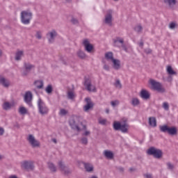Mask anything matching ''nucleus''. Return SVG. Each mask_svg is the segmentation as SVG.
Here are the masks:
<instances>
[{
	"instance_id": "obj_1",
	"label": "nucleus",
	"mask_w": 178,
	"mask_h": 178,
	"mask_svg": "<svg viewBox=\"0 0 178 178\" xmlns=\"http://www.w3.org/2000/svg\"><path fill=\"white\" fill-rule=\"evenodd\" d=\"M83 124V122H80V118L78 116L74 115L71 117L69 120V124L72 130H76V131H81V129L79 124Z\"/></svg>"
},
{
	"instance_id": "obj_2",
	"label": "nucleus",
	"mask_w": 178,
	"mask_h": 178,
	"mask_svg": "<svg viewBox=\"0 0 178 178\" xmlns=\"http://www.w3.org/2000/svg\"><path fill=\"white\" fill-rule=\"evenodd\" d=\"M33 19V13L29 10L21 12V22L23 24H30V22Z\"/></svg>"
},
{
	"instance_id": "obj_3",
	"label": "nucleus",
	"mask_w": 178,
	"mask_h": 178,
	"mask_svg": "<svg viewBox=\"0 0 178 178\" xmlns=\"http://www.w3.org/2000/svg\"><path fill=\"white\" fill-rule=\"evenodd\" d=\"M147 155H152L154 158L156 159H161L163 152L159 149H156L155 147H151L147 150Z\"/></svg>"
},
{
	"instance_id": "obj_4",
	"label": "nucleus",
	"mask_w": 178,
	"mask_h": 178,
	"mask_svg": "<svg viewBox=\"0 0 178 178\" xmlns=\"http://www.w3.org/2000/svg\"><path fill=\"white\" fill-rule=\"evenodd\" d=\"M160 131L161 133H168L170 136H176L177 134V129L175 127H169L166 124L162 125L159 127Z\"/></svg>"
},
{
	"instance_id": "obj_5",
	"label": "nucleus",
	"mask_w": 178,
	"mask_h": 178,
	"mask_svg": "<svg viewBox=\"0 0 178 178\" xmlns=\"http://www.w3.org/2000/svg\"><path fill=\"white\" fill-rule=\"evenodd\" d=\"M113 127L116 131L120 130V131H122V133H127L129 130V124H127L126 122L122 124L119 122H114Z\"/></svg>"
},
{
	"instance_id": "obj_6",
	"label": "nucleus",
	"mask_w": 178,
	"mask_h": 178,
	"mask_svg": "<svg viewBox=\"0 0 178 178\" xmlns=\"http://www.w3.org/2000/svg\"><path fill=\"white\" fill-rule=\"evenodd\" d=\"M149 84L152 86V90L157 91L158 92H165V89L162 87V83L154 79H149Z\"/></svg>"
},
{
	"instance_id": "obj_7",
	"label": "nucleus",
	"mask_w": 178,
	"mask_h": 178,
	"mask_svg": "<svg viewBox=\"0 0 178 178\" xmlns=\"http://www.w3.org/2000/svg\"><path fill=\"white\" fill-rule=\"evenodd\" d=\"M21 168L29 172V170H34V162L31 161H24L21 163Z\"/></svg>"
},
{
	"instance_id": "obj_8",
	"label": "nucleus",
	"mask_w": 178,
	"mask_h": 178,
	"mask_svg": "<svg viewBox=\"0 0 178 178\" xmlns=\"http://www.w3.org/2000/svg\"><path fill=\"white\" fill-rule=\"evenodd\" d=\"M38 106L39 109V113L41 115H47L48 113V107L45 105V103L42 102V99H39L38 101Z\"/></svg>"
},
{
	"instance_id": "obj_9",
	"label": "nucleus",
	"mask_w": 178,
	"mask_h": 178,
	"mask_svg": "<svg viewBox=\"0 0 178 178\" xmlns=\"http://www.w3.org/2000/svg\"><path fill=\"white\" fill-rule=\"evenodd\" d=\"M113 11L112 10H108L104 17V23L108 26H112V20L113 19Z\"/></svg>"
},
{
	"instance_id": "obj_10",
	"label": "nucleus",
	"mask_w": 178,
	"mask_h": 178,
	"mask_svg": "<svg viewBox=\"0 0 178 178\" xmlns=\"http://www.w3.org/2000/svg\"><path fill=\"white\" fill-rule=\"evenodd\" d=\"M84 86L88 91H92L93 92L97 91L95 86H93L91 83V79L90 78H85Z\"/></svg>"
},
{
	"instance_id": "obj_11",
	"label": "nucleus",
	"mask_w": 178,
	"mask_h": 178,
	"mask_svg": "<svg viewBox=\"0 0 178 178\" xmlns=\"http://www.w3.org/2000/svg\"><path fill=\"white\" fill-rule=\"evenodd\" d=\"M24 67L25 71L22 73V76H27V74L31 72V69L35 68V65L31 64L30 63H24Z\"/></svg>"
},
{
	"instance_id": "obj_12",
	"label": "nucleus",
	"mask_w": 178,
	"mask_h": 178,
	"mask_svg": "<svg viewBox=\"0 0 178 178\" xmlns=\"http://www.w3.org/2000/svg\"><path fill=\"white\" fill-rule=\"evenodd\" d=\"M28 141L33 148H35L36 147H40V142L35 140V138H34V136L31 134L29 136Z\"/></svg>"
},
{
	"instance_id": "obj_13",
	"label": "nucleus",
	"mask_w": 178,
	"mask_h": 178,
	"mask_svg": "<svg viewBox=\"0 0 178 178\" xmlns=\"http://www.w3.org/2000/svg\"><path fill=\"white\" fill-rule=\"evenodd\" d=\"M85 101L86 102V104L83 106V111L85 112H88L90 109H92V108H94V103L91 102V99L89 97H86Z\"/></svg>"
},
{
	"instance_id": "obj_14",
	"label": "nucleus",
	"mask_w": 178,
	"mask_h": 178,
	"mask_svg": "<svg viewBox=\"0 0 178 178\" xmlns=\"http://www.w3.org/2000/svg\"><path fill=\"white\" fill-rule=\"evenodd\" d=\"M83 44L85 47V50L87 52L90 53L92 51V49H94V46L90 43L88 40H87V39L84 40L83 42Z\"/></svg>"
},
{
	"instance_id": "obj_15",
	"label": "nucleus",
	"mask_w": 178,
	"mask_h": 178,
	"mask_svg": "<svg viewBox=\"0 0 178 178\" xmlns=\"http://www.w3.org/2000/svg\"><path fill=\"white\" fill-rule=\"evenodd\" d=\"M48 35L49 36V42L50 44H52V42H54V41L55 40V38L58 37V33H56V31L52 30L51 32H49L47 34V37H48Z\"/></svg>"
},
{
	"instance_id": "obj_16",
	"label": "nucleus",
	"mask_w": 178,
	"mask_h": 178,
	"mask_svg": "<svg viewBox=\"0 0 178 178\" xmlns=\"http://www.w3.org/2000/svg\"><path fill=\"white\" fill-rule=\"evenodd\" d=\"M31 101H33V94L31 93V92L28 91L25 93L24 102L26 104H30V102H31Z\"/></svg>"
},
{
	"instance_id": "obj_17",
	"label": "nucleus",
	"mask_w": 178,
	"mask_h": 178,
	"mask_svg": "<svg viewBox=\"0 0 178 178\" xmlns=\"http://www.w3.org/2000/svg\"><path fill=\"white\" fill-rule=\"evenodd\" d=\"M140 97L143 98V99H149L151 95H149V92L146 90H142L140 93Z\"/></svg>"
},
{
	"instance_id": "obj_18",
	"label": "nucleus",
	"mask_w": 178,
	"mask_h": 178,
	"mask_svg": "<svg viewBox=\"0 0 178 178\" xmlns=\"http://www.w3.org/2000/svg\"><path fill=\"white\" fill-rule=\"evenodd\" d=\"M0 84H1L3 87L8 88L10 83H9V80L5 79V77L2 76H0Z\"/></svg>"
},
{
	"instance_id": "obj_19",
	"label": "nucleus",
	"mask_w": 178,
	"mask_h": 178,
	"mask_svg": "<svg viewBox=\"0 0 178 178\" xmlns=\"http://www.w3.org/2000/svg\"><path fill=\"white\" fill-rule=\"evenodd\" d=\"M83 166L86 172H94V166L92 165V164L90 163H83Z\"/></svg>"
},
{
	"instance_id": "obj_20",
	"label": "nucleus",
	"mask_w": 178,
	"mask_h": 178,
	"mask_svg": "<svg viewBox=\"0 0 178 178\" xmlns=\"http://www.w3.org/2000/svg\"><path fill=\"white\" fill-rule=\"evenodd\" d=\"M113 41L115 47H120L119 46V44H118V42L121 44V45L122 44H124V40H123V38H121L120 37L115 38V39H113Z\"/></svg>"
},
{
	"instance_id": "obj_21",
	"label": "nucleus",
	"mask_w": 178,
	"mask_h": 178,
	"mask_svg": "<svg viewBox=\"0 0 178 178\" xmlns=\"http://www.w3.org/2000/svg\"><path fill=\"white\" fill-rule=\"evenodd\" d=\"M111 62H113V69L115 70H119V69H120V60L114 58Z\"/></svg>"
},
{
	"instance_id": "obj_22",
	"label": "nucleus",
	"mask_w": 178,
	"mask_h": 178,
	"mask_svg": "<svg viewBox=\"0 0 178 178\" xmlns=\"http://www.w3.org/2000/svg\"><path fill=\"white\" fill-rule=\"evenodd\" d=\"M104 156L107 159H113V152L109 151V150H104Z\"/></svg>"
},
{
	"instance_id": "obj_23",
	"label": "nucleus",
	"mask_w": 178,
	"mask_h": 178,
	"mask_svg": "<svg viewBox=\"0 0 178 178\" xmlns=\"http://www.w3.org/2000/svg\"><path fill=\"white\" fill-rule=\"evenodd\" d=\"M164 3L165 5H168L170 8H173L176 3H177V1L176 0H163Z\"/></svg>"
},
{
	"instance_id": "obj_24",
	"label": "nucleus",
	"mask_w": 178,
	"mask_h": 178,
	"mask_svg": "<svg viewBox=\"0 0 178 178\" xmlns=\"http://www.w3.org/2000/svg\"><path fill=\"white\" fill-rule=\"evenodd\" d=\"M22 56H24V51H17L15 54V60H22Z\"/></svg>"
},
{
	"instance_id": "obj_25",
	"label": "nucleus",
	"mask_w": 178,
	"mask_h": 178,
	"mask_svg": "<svg viewBox=\"0 0 178 178\" xmlns=\"http://www.w3.org/2000/svg\"><path fill=\"white\" fill-rule=\"evenodd\" d=\"M149 124L152 127H156V118H155V117H149Z\"/></svg>"
},
{
	"instance_id": "obj_26",
	"label": "nucleus",
	"mask_w": 178,
	"mask_h": 178,
	"mask_svg": "<svg viewBox=\"0 0 178 178\" xmlns=\"http://www.w3.org/2000/svg\"><path fill=\"white\" fill-rule=\"evenodd\" d=\"M12 107H13V104H10L8 102H6L3 104V109L4 111H9Z\"/></svg>"
},
{
	"instance_id": "obj_27",
	"label": "nucleus",
	"mask_w": 178,
	"mask_h": 178,
	"mask_svg": "<svg viewBox=\"0 0 178 178\" xmlns=\"http://www.w3.org/2000/svg\"><path fill=\"white\" fill-rule=\"evenodd\" d=\"M47 165L51 172H52L53 173L56 172V166H55V164H54V163L49 162L47 163Z\"/></svg>"
},
{
	"instance_id": "obj_28",
	"label": "nucleus",
	"mask_w": 178,
	"mask_h": 178,
	"mask_svg": "<svg viewBox=\"0 0 178 178\" xmlns=\"http://www.w3.org/2000/svg\"><path fill=\"white\" fill-rule=\"evenodd\" d=\"M105 59H106V60H111L112 62L113 60L115 59L113 58V53L112 51L106 52L105 54Z\"/></svg>"
},
{
	"instance_id": "obj_29",
	"label": "nucleus",
	"mask_w": 178,
	"mask_h": 178,
	"mask_svg": "<svg viewBox=\"0 0 178 178\" xmlns=\"http://www.w3.org/2000/svg\"><path fill=\"white\" fill-rule=\"evenodd\" d=\"M167 73L170 76H173L177 74V72H176L175 70H173V68L170 65L167 66Z\"/></svg>"
},
{
	"instance_id": "obj_30",
	"label": "nucleus",
	"mask_w": 178,
	"mask_h": 178,
	"mask_svg": "<svg viewBox=\"0 0 178 178\" xmlns=\"http://www.w3.org/2000/svg\"><path fill=\"white\" fill-rule=\"evenodd\" d=\"M131 104L132 106H138V105H140V99L137 97L132 98Z\"/></svg>"
},
{
	"instance_id": "obj_31",
	"label": "nucleus",
	"mask_w": 178,
	"mask_h": 178,
	"mask_svg": "<svg viewBox=\"0 0 178 178\" xmlns=\"http://www.w3.org/2000/svg\"><path fill=\"white\" fill-rule=\"evenodd\" d=\"M34 84L39 90L44 88V82L42 81H35Z\"/></svg>"
},
{
	"instance_id": "obj_32",
	"label": "nucleus",
	"mask_w": 178,
	"mask_h": 178,
	"mask_svg": "<svg viewBox=\"0 0 178 178\" xmlns=\"http://www.w3.org/2000/svg\"><path fill=\"white\" fill-rule=\"evenodd\" d=\"M61 172H63L64 175H65L66 176H67V175H72V170H70V168H69L67 166L61 170Z\"/></svg>"
},
{
	"instance_id": "obj_33",
	"label": "nucleus",
	"mask_w": 178,
	"mask_h": 178,
	"mask_svg": "<svg viewBox=\"0 0 178 178\" xmlns=\"http://www.w3.org/2000/svg\"><path fill=\"white\" fill-rule=\"evenodd\" d=\"M77 55L78 56L81 58V59H84L87 56L86 55V53H84V51L79 50L77 52Z\"/></svg>"
},
{
	"instance_id": "obj_34",
	"label": "nucleus",
	"mask_w": 178,
	"mask_h": 178,
	"mask_svg": "<svg viewBox=\"0 0 178 178\" xmlns=\"http://www.w3.org/2000/svg\"><path fill=\"white\" fill-rule=\"evenodd\" d=\"M45 91L47 94H51L52 91H54V89L52 88V85H48L45 88Z\"/></svg>"
},
{
	"instance_id": "obj_35",
	"label": "nucleus",
	"mask_w": 178,
	"mask_h": 178,
	"mask_svg": "<svg viewBox=\"0 0 178 178\" xmlns=\"http://www.w3.org/2000/svg\"><path fill=\"white\" fill-rule=\"evenodd\" d=\"M19 113L21 115H26L27 113V109L25 107L21 106L19 108Z\"/></svg>"
},
{
	"instance_id": "obj_36",
	"label": "nucleus",
	"mask_w": 178,
	"mask_h": 178,
	"mask_svg": "<svg viewBox=\"0 0 178 178\" xmlns=\"http://www.w3.org/2000/svg\"><path fill=\"white\" fill-rule=\"evenodd\" d=\"M58 165L60 170L65 169L67 167L66 165H65V163H63V161H58Z\"/></svg>"
},
{
	"instance_id": "obj_37",
	"label": "nucleus",
	"mask_w": 178,
	"mask_h": 178,
	"mask_svg": "<svg viewBox=\"0 0 178 178\" xmlns=\"http://www.w3.org/2000/svg\"><path fill=\"white\" fill-rule=\"evenodd\" d=\"M68 99H74V93L72 91H69L67 92Z\"/></svg>"
},
{
	"instance_id": "obj_38",
	"label": "nucleus",
	"mask_w": 178,
	"mask_h": 178,
	"mask_svg": "<svg viewBox=\"0 0 178 178\" xmlns=\"http://www.w3.org/2000/svg\"><path fill=\"white\" fill-rule=\"evenodd\" d=\"M114 86L116 87V88H119V90L122 88V83H120V81L119 79H118L115 81V83H114Z\"/></svg>"
},
{
	"instance_id": "obj_39",
	"label": "nucleus",
	"mask_w": 178,
	"mask_h": 178,
	"mask_svg": "<svg viewBox=\"0 0 178 178\" xmlns=\"http://www.w3.org/2000/svg\"><path fill=\"white\" fill-rule=\"evenodd\" d=\"M168 170H173L175 169V165L172 164L170 162L166 163Z\"/></svg>"
},
{
	"instance_id": "obj_40",
	"label": "nucleus",
	"mask_w": 178,
	"mask_h": 178,
	"mask_svg": "<svg viewBox=\"0 0 178 178\" xmlns=\"http://www.w3.org/2000/svg\"><path fill=\"white\" fill-rule=\"evenodd\" d=\"M119 104H120L119 100H114V101L111 102V105L113 106V108H115V106H118V105H119Z\"/></svg>"
},
{
	"instance_id": "obj_41",
	"label": "nucleus",
	"mask_w": 178,
	"mask_h": 178,
	"mask_svg": "<svg viewBox=\"0 0 178 178\" xmlns=\"http://www.w3.org/2000/svg\"><path fill=\"white\" fill-rule=\"evenodd\" d=\"M81 141L84 145H87L88 144V139L86 137L82 138Z\"/></svg>"
},
{
	"instance_id": "obj_42",
	"label": "nucleus",
	"mask_w": 178,
	"mask_h": 178,
	"mask_svg": "<svg viewBox=\"0 0 178 178\" xmlns=\"http://www.w3.org/2000/svg\"><path fill=\"white\" fill-rule=\"evenodd\" d=\"M67 113H68L67 111H66L64 108H62L60 111V115H61V116H66V115H67Z\"/></svg>"
},
{
	"instance_id": "obj_43",
	"label": "nucleus",
	"mask_w": 178,
	"mask_h": 178,
	"mask_svg": "<svg viewBox=\"0 0 178 178\" xmlns=\"http://www.w3.org/2000/svg\"><path fill=\"white\" fill-rule=\"evenodd\" d=\"M71 23H72V24L77 25V24H79V19H76V18H74V17H72V18L71 19Z\"/></svg>"
},
{
	"instance_id": "obj_44",
	"label": "nucleus",
	"mask_w": 178,
	"mask_h": 178,
	"mask_svg": "<svg viewBox=\"0 0 178 178\" xmlns=\"http://www.w3.org/2000/svg\"><path fill=\"white\" fill-rule=\"evenodd\" d=\"M135 31H137V33H141V31H143V26H141V25H139L135 27Z\"/></svg>"
},
{
	"instance_id": "obj_45",
	"label": "nucleus",
	"mask_w": 178,
	"mask_h": 178,
	"mask_svg": "<svg viewBox=\"0 0 178 178\" xmlns=\"http://www.w3.org/2000/svg\"><path fill=\"white\" fill-rule=\"evenodd\" d=\"M103 63L104 64V67H103V69L104 70H106L107 72H109V65H106V63H105V60H103Z\"/></svg>"
},
{
	"instance_id": "obj_46",
	"label": "nucleus",
	"mask_w": 178,
	"mask_h": 178,
	"mask_svg": "<svg viewBox=\"0 0 178 178\" xmlns=\"http://www.w3.org/2000/svg\"><path fill=\"white\" fill-rule=\"evenodd\" d=\"M163 108L165 109V111H169V104L168 102H164L163 104Z\"/></svg>"
},
{
	"instance_id": "obj_47",
	"label": "nucleus",
	"mask_w": 178,
	"mask_h": 178,
	"mask_svg": "<svg viewBox=\"0 0 178 178\" xmlns=\"http://www.w3.org/2000/svg\"><path fill=\"white\" fill-rule=\"evenodd\" d=\"M35 37L36 38H38V40H41L42 38V35H41V31H37Z\"/></svg>"
},
{
	"instance_id": "obj_48",
	"label": "nucleus",
	"mask_w": 178,
	"mask_h": 178,
	"mask_svg": "<svg viewBox=\"0 0 178 178\" xmlns=\"http://www.w3.org/2000/svg\"><path fill=\"white\" fill-rule=\"evenodd\" d=\"M176 27V23L175 22H171L169 24V28L171 29V30H173V29H175Z\"/></svg>"
},
{
	"instance_id": "obj_49",
	"label": "nucleus",
	"mask_w": 178,
	"mask_h": 178,
	"mask_svg": "<svg viewBox=\"0 0 178 178\" xmlns=\"http://www.w3.org/2000/svg\"><path fill=\"white\" fill-rule=\"evenodd\" d=\"M143 177L145 178H154L152 177V174H149V173H145V174H143Z\"/></svg>"
},
{
	"instance_id": "obj_50",
	"label": "nucleus",
	"mask_w": 178,
	"mask_h": 178,
	"mask_svg": "<svg viewBox=\"0 0 178 178\" xmlns=\"http://www.w3.org/2000/svg\"><path fill=\"white\" fill-rule=\"evenodd\" d=\"M144 52L147 54V55L149 54H152V49L148 48V49H145L144 50Z\"/></svg>"
},
{
	"instance_id": "obj_51",
	"label": "nucleus",
	"mask_w": 178,
	"mask_h": 178,
	"mask_svg": "<svg viewBox=\"0 0 178 178\" xmlns=\"http://www.w3.org/2000/svg\"><path fill=\"white\" fill-rule=\"evenodd\" d=\"M121 47H122V49H124V51H125V52H127V47H126V44H124V43H122V44H121Z\"/></svg>"
},
{
	"instance_id": "obj_52",
	"label": "nucleus",
	"mask_w": 178,
	"mask_h": 178,
	"mask_svg": "<svg viewBox=\"0 0 178 178\" xmlns=\"http://www.w3.org/2000/svg\"><path fill=\"white\" fill-rule=\"evenodd\" d=\"M172 80H173V78L172 77V75H169L167 78V81L170 83V81H172Z\"/></svg>"
},
{
	"instance_id": "obj_53",
	"label": "nucleus",
	"mask_w": 178,
	"mask_h": 178,
	"mask_svg": "<svg viewBox=\"0 0 178 178\" xmlns=\"http://www.w3.org/2000/svg\"><path fill=\"white\" fill-rule=\"evenodd\" d=\"M3 133H5V130L3 128L1 127L0 128V136H3Z\"/></svg>"
},
{
	"instance_id": "obj_54",
	"label": "nucleus",
	"mask_w": 178,
	"mask_h": 178,
	"mask_svg": "<svg viewBox=\"0 0 178 178\" xmlns=\"http://www.w3.org/2000/svg\"><path fill=\"white\" fill-rule=\"evenodd\" d=\"M100 124H105L106 123V120H102L99 121Z\"/></svg>"
},
{
	"instance_id": "obj_55",
	"label": "nucleus",
	"mask_w": 178,
	"mask_h": 178,
	"mask_svg": "<svg viewBox=\"0 0 178 178\" xmlns=\"http://www.w3.org/2000/svg\"><path fill=\"white\" fill-rule=\"evenodd\" d=\"M90 131H86L85 133L83 134V136H90Z\"/></svg>"
},
{
	"instance_id": "obj_56",
	"label": "nucleus",
	"mask_w": 178,
	"mask_h": 178,
	"mask_svg": "<svg viewBox=\"0 0 178 178\" xmlns=\"http://www.w3.org/2000/svg\"><path fill=\"white\" fill-rule=\"evenodd\" d=\"M14 127H17V129H20V124L17 122L14 124Z\"/></svg>"
},
{
	"instance_id": "obj_57",
	"label": "nucleus",
	"mask_w": 178,
	"mask_h": 178,
	"mask_svg": "<svg viewBox=\"0 0 178 178\" xmlns=\"http://www.w3.org/2000/svg\"><path fill=\"white\" fill-rule=\"evenodd\" d=\"M139 47H140L141 48H143V47H144V42L141 41L139 43Z\"/></svg>"
},
{
	"instance_id": "obj_58",
	"label": "nucleus",
	"mask_w": 178,
	"mask_h": 178,
	"mask_svg": "<svg viewBox=\"0 0 178 178\" xmlns=\"http://www.w3.org/2000/svg\"><path fill=\"white\" fill-rule=\"evenodd\" d=\"M51 141H52L53 143H54V144H57V143H58V140H56V138H53V139H51Z\"/></svg>"
},
{
	"instance_id": "obj_59",
	"label": "nucleus",
	"mask_w": 178,
	"mask_h": 178,
	"mask_svg": "<svg viewBox=\"0 0 178 178\" xmlns=\"http://www.w3.org/2000/svg\"><path fill=\"white\" fill-rule=\"evenodd\" d=\"M8 178H18L17 175H10Z\"/></svg>"
},
{
	"instance_id": "obj_60",
	"label": "nucleus",
	"mask_w": 178,
	"mask_h": 178,
	"mask_svg": "<svg viewBox=\"0 0 178 178\" xmlns=\"http://www.w3.org/2000/svg\"><path fill=\"white\" fill-rule=\"evenodd\" d=\"M119 170H120V172H124V168L120 167V168H119Z\"/></svg>"
},
{
	"instance_id": "obj_61",
	"label": "nucleus",
	"mask_w": 178,
	"mask_h": 178,
	"mask_svg": "<svg viewBox=\"0 0 178 178\" xmlns=\"http://www.w3.org/2000/svg\"><path fill=\"white\" fill-rule=\"evenodd\" d=\"M5 157L0 154V161H2Z\"/></svg>"
},
{
	"instance_id": "obj_62",
	"label": "nucleus",
	"mask_w": 178,
	"mask_h": 178,
	"mask_svg": "<svg viewBox=\"0 0 178 178\" xmlns=\"http://www.w3.org/2000/svg\"><path fill=\"white\" fill-rule=\"evenodd\" d=\"M134 170H136V169H134L133 168H129V171L130 172H134Z\"/></svg>"
},
{
	"instance_id": "obj_63",
	"label": "nucleus",
	"mask_w": 178,
	"mask_h": 178,
	"mask_svg": "<svg viewBox=\"0 0 178 178\" xmlns=\"http://www.w3.org/2000/svg\"><path fill=\"white\" fill-rule=\"evenodd\" d=\"M83 130H87V126L83 125Z\"/></svg>"
},
{
	"instance_id": "obj_64",
	"label": "nucleus",
	"mask_w": 178,
	"mask_h": 178,
	"mask_svg": "<svg viewBox=\"0 0 178 178\" xmlns=\"http://www.w3.org/2000/svg\"><path fill=\"white\" fill-rule=\"evenodd\" d=\"M106 113H109V108L106 109Z\"/></svg>"
}]
</instances>
